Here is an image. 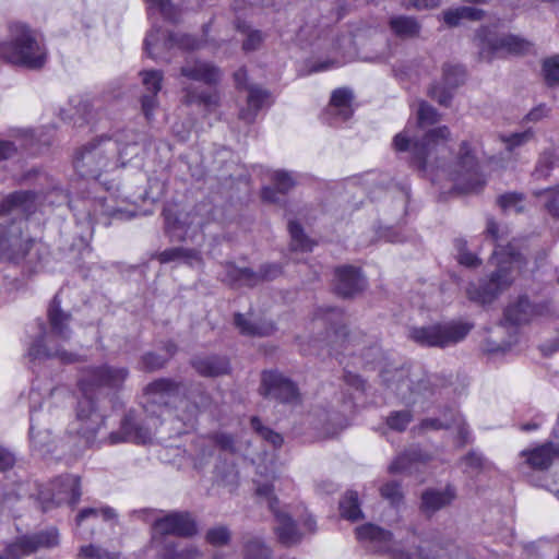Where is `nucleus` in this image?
<instances>
[{
  "instance_id": "nucleus-47",
  "label": "nucleus",
  "mask_w": 559,
  "mask_h": 559,
  "mask_svg": "<svg viewBox=\"0 0 559 559\" xmlns=\"http://www.w3.org/2000/svg\"><path fill=\"white\" fill-rule=\"evenodd\" d=\"M559 165V157L555 151H545L537 163L534 175L537 178H547L550 171Z\"/></svg>"
},
{
  "instance_id": "nucleus-2",
  "label": "nucleus",
  "mask_w": 559,
  "mask_h": 559,
  "mask_svg": "<svg viewBox=\"0 0 559 559\" xmlns=\"http://www.w3.org/2000/svg\"><path fill=\"white\" fill-rule=\"evenodd\" d=\"M135 155H138L135 141L121 147L119 140L100 135L76 150L73 165L81 177L98 179L104 173L124 167Z\"/></svg>"
},
{
  "instance_id": "nucleus-30",
  "label": "nucleus",
  "mask_w": 559,
  "mask_h": 559,
  "mask_svg": "<svg viewBox=\"0 0 559 559\" xmlns=\"http://www.w3.org/2000/svg\"><path fill=\"white\" fill-rule=\"evenodd\" d=\"M429 460L430 456L421 449L412 447L395 457L389 466V472L392 474L412 473L417 464L426 463Z\"/></svg>"
},
{
  "instance_id": "nucleus-54",
  "label": "nucleus",
  "mask_w": 559,
  "mask_h": 559,
  "mask_svg": "<svg viewBox=\"0 0 559 559\" xmlns=\"http://www.w3.org/2000/svg\"><path fill=\"white\" fill-rule=\"evenodd\" d=\"M78 557L81 559H118V554L109 552L94 545L82 546Z\"/></svg>"
},
{
  "instance_id": "nucleus-38",
  "label": "nucleus",
  "mask_w": 559,
  "mask_h": 559,
  "mask_svg": "<svg viewBox=\"0 0 559 559\" xmlns=\"http://www.w3.org/2000/svg\"><path fill=\"white\" fill-rule=\"evenodd\" d=\"M166 233L173 240L182 241L186 239L189 223L181 219L171 209L163 211Z\"/></svg>"
},
{
  "instance_id": "nucleus-44",
  "label": "nucleus",
  "mask_w": 559,
  "mask_h": 559,
  "mask_svg": "<svg viewBox=\"0 0 559 559\" xmlns=\"http://www.w3.org/2000/svg\"><path fill=\"white\" fill-rule=\"evenodd\" d=\"M288 231L290 235V248L293 250L310 251L312 241L304 233L302 227L295 221L288 223Z\"/></svg>"
},
{
  "instance_id": "nucleus-37",
  "label": "nucleus",
  "mask_w": 559,
  "mask_h": 559,
  "mask_svg": "<svg viewBox=\"0 0 559 559\" xmlns=\"http://www.w3.org/2000/svg\"><path fill=\"white\" fill-rule=\"evenodd\" d=\"M156 259L160 263H169L173 261H183L186 263L192 264L193 262L200 263L201 257L200 252L195 249H187L182 247H176L166 249L156 254Z\"/></svg>"
},
{
  "instance_id": "nucleus-57",
  "label": "nucleus",
  "mask_w": 559,
  "mask_h": 559,
  "mask_svg": "<svg viewBox=\"0 0 559 559\" xmlns=\"http://www.w3.org/2000/svg\"><path fill=\"white\" fill-rule=\"evenodd\" d=\"M545 81L548 85L559 84V55L547 59L543 66Z\"/></svg>"
},
{
  "instance_id": "nucleus-18",
  "label": "nucleus",
  "mask_w": 559,
  "mask_h": 559,
  "mask_svg": "<svg viewBox=\"0 0 559 559\" xmlns=\"http://www.w3.org/2000/svg\"><path fill=\"white\" fill-rule=\"evenodd\" d=\"M366 280L360 269L353 265H342L334 271V290L343 298H352L366 288Z\"/></svg>"
},
{
  "instance_id": "nucleus-31",
  "label": "nucleus",
  "mask_w": 559,
  "mask_h": 559,
  "mask_svg": "<svg viewBox=\"0 0 559 559\" xmlns=\"http://www.w3.org/2000/svg\"><path fill=\"white\" fill-rule=\"evenodd\" d=\"M234 324L240 334L246 336L265 337L272 335L275 331V324L269 320L252 321L245 314L236 313Z\"/></svg>"
},
{
  "instance_id": "nucleus-56",
  "label": "nucleus",
  "mask_w": 559,
  "mask_h": 559,
  "mask_svg": "<svg viewBox=\"0 0 559 559\" xmlns=\"http://www.w3.org/2000/svg\"><path fill=\"white\" fill-rule=\"evenodd\" d=\"M412 413L409 411L393 412L386 419V424L391 429L404 431L412 421Z\"/></svg>"
},
{
  "instance_id": "nucleus-1",
  "label": "nucleus",
  "mask_w": 559,
  "mask_h": 559,
  "mask_svg": "<svg viewBox=\"0 0 559 559\" xmlns=\"http://www.w3.org/2000/svg\"><path fill=\"white\" fill-rule=\"evenodd\" d=\"M450 135L451 132L447 126L431 129L416 141L411 139L407 131H403L394 136L393 145L396 151L411 152L412 164L419 170L440 168L448 174L460 191L477 192L485 186L486 180L479 171L477 158L466 141L461 143L457 156L452 163L447 164L443 156H439L440 153L447 151L445 144Z\"/></svg>"
},
{
  "instance_id": "nucleus-58",
  "label": "nucleus",
  "mask_w": 559,
  "mask_h": 559,
  "mask_svg": "<svg viewBox=\"0 0 559 559\" xmlns=\"http://www.w3.org/2000/svg\"><path fill=\"white\" fill-rule=\"evenodd\" d=\"M537 195L545 197L546 210L551 216L559 218V187L544 190L537 193Z\"/></svg>"
},
{
  "instance_id": "nucleus-59",
  "label": "nucleus",
  "mask_w": 559,
  "mask_h": 559,
  "mask_svg": "<svg viewBox=\"0 0 559 559\" xmlns=\"http://www.w3.org/2000/svg\"><path fill=\"white\" fill-rule=\"evenodd\" d=\"M209 438L222 451L229 452V453H235L237 451L236 440L229 433L214 432Z\"/></svg>"
},
{
  "instance_id": "nucleus-5",
  "label": "nucleus",
  "mask_w": 559,
  "mask_h": 559,
  "mask_svg": "<svg viewBox=\"0 0 559 559\" xmlns=\"http://www.w3.org/2000/svg\"><path fill=\"white\" fill-rule=\"evenodd\" d=\"M10 40L0 43V58L28 69H40L47 59V51L35 31L21 22L9 25Z\"/></svg>"
},
{
  "instance_id": "nucleus-49",
  "label": "nucleus",
  "mask_w": 559,
  "mask_h": 559,
  "mask_svg": "<svg viewBox=\"0 0 559 559\" xmlns=\"http://www.w3.org/2000/svg\"><path fill=\"white\" fill-rule=\"evenodd\" d=\"M524 200V195L519 192H507L497 198V204L503 211H515L522 212L523 205L522 202Z\"/></svg>"
},
{
  "instance_id": "nucleus-11",
  "label": "nucleus",
  "mask_w": 559,
  "mask_h": 559,
  "mask_svg": "<svg viewBox=\"0 0 559 559\" xmlns=\"http://www.w3.org/2000/svg\"><path fill=\"white\" fill-rule=\"evenodd\" d=\"M104 424V416L96 409L91 396H83L76 408V416L68 426L70 436L82 438L86 444L93 443L96 435Z\"/></svg>"
},
{
  "instance_id": "nucleus-62",
  "label": "nucleus",
  "mask_w": 559,
  "mask_h": 559,
  "mask_svg": "<svg viewBox=\"0 0 559 559\" xmlns=\"http://www.w3.org/2000/svg\"><path fill=\"white\" fill-rule=\"evenodd\" d=\"M272 178L280 193L285 194L295 186L294 179L286 171L277 170L273 174Z\"/></svg>"
},
{
  "instance_id": "nucleus-13",
  "label": "nucleus",
  "mask_w": 559,
  "mask_h": 559,
  "mask_svg": "<svg viewBox=\"0 0 559 559\" xmlns=\"http://www.w3.org/2000/svg\"><path fill=\"white\" fill-rule=\"evenodd\" d=\"M59 544V533L55 527L16 537L7 546V554L11 559H22L39 549L52 548Z\"/></svg>"
},
{
  "instance_id": "nucleus-35",
  "label": "nucleus",
  "mask_w": 559,
  "mask_h": 559,
  "mask_svg": "<svg viewBox=\"0 0 559 559\" xmlns=\"http://www.w3.org/2000/svg\"><path fill=\"white\" fill-rule=\"evenodd\" d=\"M270 95L267 91L260 88L255 85H250L248 87V109H243L240 111V119L252 122L254 120L255 114L259 109L263 107V105L267 102Z\"/></svg>"
},
{
  "instance_id": "nucleus-21",
  "label": "nucleus",
  "mask_w": 559,
  "mask_h": 559,
  "mask_svg": "<svg viewBox=\"0 0 559 559\" xmlns=\"http://www.w3.org/2000/svg\"><path fill=\"white\" fill-rule=\"evenodd\" d=\"M142 83L146 93L141 97L142 111L147 120L152 119L154 110L158 106L157 95L162 90L163 72L147 70L141 72Z\"/></svg>"
},
{
  "instance_id": "nucleus-43",
  "label": "nucleus",
  "mask_w": 559,
  "mask_h": 559,
  "mask_svg": "<svg viewBox=\"0 0 559 559\" xmlns=\"http://www.w3.org/2000/svg\"><path fill=\"white\" fill-rule=\"evenodd\" d=\"M341 515L350 521H357L362 513L359 508L358 495L356 491H348L340 502Z\"/></svg>"
},
{
  "instance_id": "nucleus-26",
  "label": "nucleus",
  "mask_w": 559,
  "mask_h": 559,
  "mask_svg": "<svg viewBox=\"0 0 559 559\" xmlns=\"http://www.w3.org/2000/svg\"><path fill=\"white\" fill-rule=\"evenodd\" d=\"M455 497V489L451 486H447L443 490L427 489L421 493L420 509L424 513L431 515L451 504Z\"/></svg>"
},
{
  "instance_id": "nucleus-55",
  "label": "nucleus",
  "mask_w": 559,
  "mask_h": 559,
  "mask_svg": "<svg viewBox=\"0 0 559 559\" xmlns=\"http://www.w3.org/2000/svg\"><path fill=\"white\" fill-rule=\"evenodd\" d=\"M453 91L448 85H440V84H433L429 91L428 95L436 102H438L442 106H450L452 97H453Z\"/></svg>"
},
{
  "instance_id": "nucleus-15",
  "label": "nucleus",
  "mask_w": 559,
  "mask_h": 559,
  "mask_svg": "<svg viewBox=\"0 0 559 559\" xmlns=\"http://www.w3.org/2000/svg\"><path fill=\"white\" fill-rule=\"evenodd\" d=\"M152 528L162 536L192 537L198 533L197 522L189 512H170L156 518Z\"/></svg>"
},
{
  "instance_id": "nucleus-36",
  "label": "nucleus",
  "mask_w": 559,
  "mask_h": 559,
  "mask_svg": "<svg viewBox=\"0 0 559 559\" xmlns=\"http://www.w3.org/2000/svg\"><path fill=\"white\" fill-rule=\"evenodd\" d=\"M242 559H271L272 551L258 536L250 534L242 537Z\"/></svg>"
},
{
  "instance_id": "nucleus-29",
  "label": "nucleus",
  "mask_w": 559,
  "mask_h": 559,
  "mask_svg": "<svg viewBox=\"0 0 559 559\" xmlns=\"http://www.w3.org/2000/svg\"><path fill=\"white\" fill-rule=\"evenodd\" d=\"M185 407V414L181 419L186 424H192L201 411L206 409L211 405V396L198 388L189 392V394L180 401Z\"/></svg>"
},
{
  "instance_id": "nucleus-39",
  "label": "nucleus",
  "mask_w": 559,
  "mask_h": 559,
  "mask_svg": "<svg viewBox=\"0 0 559 559\" xmlns=\"http://www.w3.org/2000/svg\"><path fill=\"white\" fill-rule=\"evenodd\" d=\"M484 11L472 7H461L448 10L443 13V21L447 25L457 26L462 20L478 21L483 17Z\"/></svg>"
},
{
  "instance_id": "nucleus-25",
  "label": "nucleus",
  "mask_w": 559,
  "mask_h": 559,
  "mask_svg": "<svg viewBox=\"0 0 559 559\" xmlns=\"http://www.w3.org/2000/svg\"><path fill=\"white\" fill-rule=\"evenodd\" d=\"M193 369L202 377H219L230 370L229 360L224 356H195L191 360Z\"/></svg>"
},
{
  "instance_id": "nucleus-24",
  "label": "nucleus",
  "mask_w": 559,
  "mask_h": 559,
  "mask_svg": "<svg viewBox=\"0 0 559 559\" xmlns=\"http://www.w3.org/2000/svg\"><path fill=\"white\" fill-rule=\"evenodd\" d=\"M35 198L36 193L33 191L14 192L0 203V215H28L33 212Z\"/></svg>"
},
{
  "instance_id": "nucleus-19",
  "label": "nucleus",
  "mask_w": 559,
  "mask_h": 559,
  "mask_svg": "<svg viewBox=\"0 0 559 559\" xmlns=\"http://www.w3.org/2000/svg\"><path fill=\"white\" fill-rule=\"evenodd\" d=\"M180 76L190 81L202 82L209 86H215L222 80V71L212 62L188 58L180 67Z\"/></svg>"
},
{
  "instance_id": "nucleus-60",
  "label": "nucleus",
  "mask_w": 559,
  "mask_h": 559,
  "mask_svg": "<svg viewBox=\"0 0 559 559\" xmlns=\"http://www.w3.org/2000/svg\"><path fill=\"white\" fill-rule=\"evenodd\" d=\"M380 493L382 498L389 500L391 504H399L403 499L401 486L396 481H390L384 484L380 488Z\"/></svg>"
},
{
  "instance_id": "nucleus-23",
  "label": "nucleus",
  "mask_w": 559,
  "mask_h": 559,
  "mask_svg": "<svg viewBox=\"0 0 559 559\" xmlns=\"http://www.w3.org/2000/svg\"><path fill=\"white\" fill-rule=\"evenodd\" d=\"M521 455L525 457L526 464L531 468L545 471L559 459V444L546 442L532 450L522 451Z\"/></svg>"
},
{
  "instance_id": "nucleus-6",
  "label": "nucleus",
  "mask_w": 559,
  "mask_h": 559,
  "mask_svg": "<svg viewBox=\"0 0 559 559\" xmlns=\"http://www.w3.org/2000/svg\"><path fill=\"white\" fill-rule=\"evenodd\" d=\"M359 540L369 542L377 551L390 552L395 559H469L467 551L461 547H453L445 554H424L417 551V558L404 552L392 539V534L373 524H365L356 528Z\"/></svg>"
},
{
  "instance_id": "nucleus-52",
  "label": "nucleus",
  "mask_w": 559,
  "mask_h": 559,
  "mask_svg": "<svg viewBox=\"0 0 559 559\" xmlns=\"http://www.w3.org/2000/svg\"><path fill=\"white\" fill-rule=\"evenodd\" d=\"M230 531L224 526H216L206 532L205 539L213 546H224L230 542Z\"/></svg>"
},
{
  "instance_id": "nucleus-10",
  "label": "nucleus",
  "mask_w": 559,
  "mask_h": 559,
  "mask_svg": "<svg viewBox=\"0 0 559 559\" xmlns=\"http://www.w3.org/2000/svg\"><path fill=\"white\" fill-rule=\"evenodd\" d=\"M80 477L63 475L38 491V501L44 512L64 502L74 506L81 498Z\"/></svg>"
},
{
  "instance_id": "nucleus-48",
  "label": "nucleus",
  "mask_w": 559,
  "mask_h": 559,
  "mask_svg": "<svg viewBox=\"0 0 559 559\" xmlns=\"http://www.w3.org/2000/svg\"><path fill=\"white\" fill-rule=\"evenodd\" d=\"M535 133L530 128L522 132L512 133L510 135H502L501 140L506 144L508 152H512L516 147L523 146L530 141L534 140Z\"/></svg>"
},
{
  "instance_id": "nucleus-63",
  "label": "nucleus",
  "mask_w": 559,
  "mask_h": 559,
  "mask_svg": "<svg viewBox=\"0 0 559 559\" xmlns=\"http://www.w3.org/2000/svg\"><path fill=\"white\" fill-rule=\"evenodd\" d=\"M167 360H168V358H164L157 354L147 353V354L143 355L141 358L142 369H144L146 371L158 370L166 365Z\"/></svg>"
},
{
  "instance_id": "nucleus-51",
  "label": "nucleus",
  "mask_w": 559,
  "mask_h": 559,
  "mask_svg": "<svg viewBox=\"0 0 559 559\" xmlns=\"http://www.w3.org/2000/svg\"><path fill=\"white\" fill-rule=\"evenodd\" d=\"M440 120V114L427 102H420L417 110V123L419 127H427L437 123Z\"/></svg>"
},
{
  "instance_id": "nucleus-41",
  "label": "nucleus",
  "mask_w": 559,
  "mask_h": 559,
  "mask_svg": "<svg viewBox=\"0 0 559 559\" xmlns=\"http://www.w3.org/2000/svg\"><path fill=\"white\" fill-rule=\"evenodd\" d=\"M29 420H31V427H29V437L31 440L38 445H45L48 441V430L45 429V431L38 430L36 433V429L40 428L41 426H45L46 423V414L40 413L35 406L31 407L29 411Z\"/></svg>"
},
{
  "instance_id": "nucleus-14",
  "label": "nucleus",
  "mask_w": 559,
  "mask_h": 559,
  "mask_svg": "<svg viewBox=\"0 0 559 559\" xmlns=\"http://www.w3.org/2000/svg\"><path fill=\"white\" fill-rule=\"evenodd\" d=\"M260 393L281 403H297L299 391L296 384L282 373L264 371L261 378Z\"/></svg>"
},
{
  "instance_id": "nucleus-50",
  "label": "nucleus",
  "mask_w": 559,
  "mask_h": 559,
  "mask_svg": "<svg viewBox=\"0 0 559 559\" xmlns=\"http://www.w3.org/2000/svg\"><path fill=\"white\" fill-rule=\"evenodd\" d=\"M251 427L262 439L271 443L274 448H280L283 444V437L269 427L263 426L258 417L251 419Z\"/></svg>"
},
{
  "instance_id": "nucleus-12",
  "label": "nucleus",
  "mask_w": 559,
  "mask_h": 559,
  "mask_svg": "<svg viewBox=\"0 0 559 559\" xmlns=\"http://www.w3.org/2000/svg\"><path fill=\"white\" fill-rule=\"evenodd\" d=\"M257 495L265 499L269 509L275 516V533L278 537V540L285 546L298 544L301 539V534L299 533L296 523L293 521L289 514L280 509V501L274 496L273 485H260L257 488Z\"/></svg>"
},
{
  "instance_id": "nucleus-9",
  "label": "nucleus",
  "mask_w": 559,
  "mask_h": 559,
  "mask_svg": "<svg viewBox=\"0 0 559 559\" xmlns=\"http://www.w3.org/2000/svg\"><path fill=\"white\" fill-rule=\"evenodd\" d=\"M24 219L14 221L8 228L0 224V258L13 264L25 262L34 267L33 240L23 237Z\"/></svg>"
},
{
  "instance_id": "nucleus-7",
  "label": "nucleus",
  "mask_w": 559,
  "mask_h": 559,
  "mask_svg": "<svg viewBox=\"0 0 559 559\" xmlns=\"http://www.w3.org/2000/svg\"><path fill=\"white\" fill-rule=\"evenodd\" d=\"M472 329V323L462 321L413 326L408 338L419 346L444 348L463 341Z\"/></svg>"
},
{
  "instance_id": "nucleus-27",
  "label": "nucleus",
  "mask_w": 559,
  "mask_h": 559,
  "mask_svg": "<svg viewBox=\"0 0 559 559\" xmlns=\"http://www.w3.org/2000/svg\"><path fill=\"white\" fill-rule=\"evenodd\" d=\"M151 439V431L147 428L139 426L130 416H126L121 423L120 430L111 432L110 443L131 441L135 443H146Z\"/></svg>"
},
{
  "instance_id": "nucleus-46",
  "label": "nucleus",
  "mask_w": 559,
  "mask_h": 559,
  "mask_svg": "<svg viewBox=\"0 0 559 559\" xmlns=\"http://www.w3.org/2000/svg\"><path fill=\"white\" fill-rule=\"evenodd\" d=\"M466 78V71L459 64H444L443 66V84L450 88L455 90L462 85Z\"/></svg>"
},
{
  "instance_id": "nucleus-22",
  "label": "nucleus",
  "mask_w": 559,
  "mask_h": 559,
  "mask_svg": "<svg viewBox=\"0 0 559 559\" xmlns=\"http://www.w3.org/2000/svg\"><path fill=\"white\" fill-rule=\"evenodd\" d=\"M353 93L348 88H337L331 96L325 116L330 124L348 120L353 116Z\"/></svg>"
},
{
  "instance_id": "nucleus-4",
  "label": "nucleus",
  "mask_w": 559,
  "mask_h": 559,
  "mask_svg": "<svg viewBox=\"0 0 559 559\" xmlns=\"http://www.w3.org/2000/svg\"><path fill=\"white\" fill-rule=\"evenodd\" d=\"M49 332L44 334L32 344L28 355L33 359L59 358L64 364H72L79 360L78 355L62 349L56 342L69 341L71 337L70 322L72 316L60 307L58 295L50 301L47 310Z\"/></svg>"
},
{
  "instance_id": "nucleus-8",
  "label": "nucleus",
  "mask_w": 559,
  "mask_h": 559,
  "mask_svg": "<svg viewBox=\"0 0 559 559\" xmlns=\"http://www.w3.org/2000/svg\"><path fill=\"white\" fill-rule=\"evenodd\" d=\"M382 383L406 403H416L435 393L429 379H419L416 383L411 379L406 368H386L380 373Z\"/></svg>"
},
{
  "instance_id": "nucleus-40",
  "label": "nucleus",
  "mask_w": 559,
  "mask_h": 559,
  "mask_svg": "<svg viewBox=\"0 0 559 559\" xmlns=\"http://www.w3.org/2000/svg\"><path fill=\"white\" fill-rule=\"evenodd\" d=\"M390 27L393 33L400 37H415L419 34V23L411 16H394L390 20Z\"/></svg>"
},
{
  "instance_id": "nucleus-64",
  "label": "nucleus",
  "mask_w": 559,
  "mask_h": 559,
  "mask_svg": "<svg viewBox=\"0 0 559 559\" xmlns=\"http://www.w3.org/2000/svg\"><path fill=\"white\" fill-rule=\"evenodd\" d=\"M282 274V269L278 264H263L259 271L255 272L257 285L264 281H272Z\"/></svg>"
},
{
  "instance_id": "nucleus-32",
  "label": "nucleus",
  "mask_w": 559,
  "mask_h": 559,
  "mask_svg": "<svg viewBox=\"0 0 559 559\" xmlns=\"http://www.w3.org/2000/svg\"><path fill=\"white\" fill-rule=\"evenodd\" d=\"M489 44L493 52L510 55H525L532 48V44L528 40L513 34L498 36Z\"/></svg>"
},
{
  "instance_id": "nucleus-34",
  "label": "nucleus",
  "mask_w": 559,
  "mask_h": 559,
  "mask_svg": "<svg viewBox=\"0 0 559 559\" xmlns=\"http://www.w3.org/2000/svg\"><path fill=\"white\" fill-rule=\"evenodd\" d=\"M223 281L231 287L257 286L255 272L248 267H238L233 263L225 264Z\"/></svg>"
},
{
  "instance_id": "nucleus-17",
  "label": "nucleus",
  "mask_w": 559,
  "mask_h": 559,
  "mask_svg": "<svg viewBox=\"0 0 559 559\" xmlns=\"http://www.w3.org/2000/svg\"><path fill=\"white\" fill-rule=\"evenodd\" d=\"M160 36L163 37L164 46L166 48L177 47L182 50L192 51L200 49L204 45V40L189 34L170 33L162 28H153L144 39V49L148 56H153L151 46L155 39L159 40Z\"/></svg>"
},
{
  "instance_id": "nucleus-33",
  "label": "nucleus",
  "mask_w": 559,
  "mask_h": 559,
  "mask_svg": "<svg viewBox=\"0 0 559 559\" xmlns=\"http://www.w3.org/2000/svg\"><path fill=\"white\" fill-rule=\"evenodd\" d=\"M535 314V307L530 302L526 297H520L519 300L510 305L504 310L503 324L518 326L530 322Z\"/></svg>"
},
{
  "instance_id": "nucleus-20",
  "label": "nucleus",
  "mask_w": 559,
  "mask_h": 559,
  "mask_svg": "<svg viewBox=\"0 0 559 559\" xmlns=\"http://www.w3.org/2000/svg\"><path fill=\"white\" fill-rule=\"evenodd\" d=\"M185 392V385L171 379L162 378L150 383L145 389L146 411L150 405L167 406L171 397H176Z\"/></svg>"
},
{
  "instance_id": "nucleus-42",
  "label": "nucleus",
  "mask_w": 559,
  "mask_h": 559,
  "mask_svg": "<svg viewBox=\"0 0 559 559\" xmlns=\"http://www.w3.org/2000/svg\"><path fill=\"white\" fill-rule=\"evenodd\" d=\"M114 199L111 197L100 198L95 202V213H99L105 216L119 218V219H129L133 216V213L122 210L114 204Z\"/></svg>"
},
{
  "instance_id": "nucleus-28",
  "label": "nucleus",
  "mask_w": 559,
  "mask_h": 559,
  "mask_svg": "<svg viewBox=\"0 0 559 559\" xmlns=\"http://www.w3.org/2000/svg\"><path fill=\"white\" fill-rule=\"evenodd\" d=\"M182 94L181 102L186 106L198 105L207 111H212L219 105V96L216 92H209L193 85H188L182 88Z\"/></svg>"
},
{
  "instance_id": "nucleus-53",
  "label": "nucleus",
  "mask_w": 559,
  "mask_h": 559,
  "mask_svg": "<svg viewBox=\"0 0 559 559\" xmlns=\"http://www.w3.org/2000/svg\"><path fill=\"white\" fill-rule=\"evenodd\" d=\"M331 316L336 318L338 321L335 325H332L333 333L329 334L330 343L343 344L347 337L346 326L343 323V313L340 310H331Z\"/></svg>"
},
{
  "instance_id": "nucleus-16",
  "label": "nucleus",
  "mask_w": 559,
  "mask_h": 559,
  "mask_svg": "<svg viewBox=\"0 0 559 559\" xmlns=\"http://www.w3.org/2000/svg\"><path fill=\"white\" fill-rule=\"evenodd\" d=\"M127 377L128 370L126 368L104 365L87 369L84 377L80 380V384L84 396H88V386H108L116 389L123 383Z\"/></svg>"
},
{
  "instance_id": "nucleus-45",
  "label": "nucleus",
  "mask_w": 559,
  "mask_h": 559,
  "mask_svg": "<svg viewBox=\"0 0 559 559\" xmlns=\"http://www.w3.org/2000/svg\"><path fill=\"white\" fill-rule=\"evenodd\" d=\"M460 462L463 466V472L471 477L479 475L486 467L485 457L476 451H469L461 457Z\"/></svg>"
},
{
  "instance_id": "nucleus-3",
  "label": "nucleus",
  "mask_w": 559,
  "mask_h": 559,
  "mask_svg": "<svg viewBox=\"0 0 559 559\" xmlns=\"http://www.w3.org/2000/svg\"><path fill=\"white\" fill-rule=\"evenodd\" d=\"M492 258L498 262V269L491 273L488 281H481L479 284H469L466 288V295L471 301L486 305L492 302L503 290L509 288L514 281V269H521L525 261L522 254L516 251L514 243H508L503 247L498 243L492 253Z\"/></svg>"
},
{
  "instance_id": "nucleus-61",
  "label": "nucleus",
  "mask_w": 559,
  "mask_h": 559,
  "mask_svg": "<svg viewBox=\"0 0 559 559\" xmlns=\"http://www.w3.org/2000/svg\"><path fill=\"white\" fill-rule=\"evenodd\" d=\"M102 515L105 520H111L116 518V512L111 508H102V509H95V508H86L79 512L76 516V523L78 525L81 524V522L90 516H98Z\"/></svg>"
}]
</instances>
